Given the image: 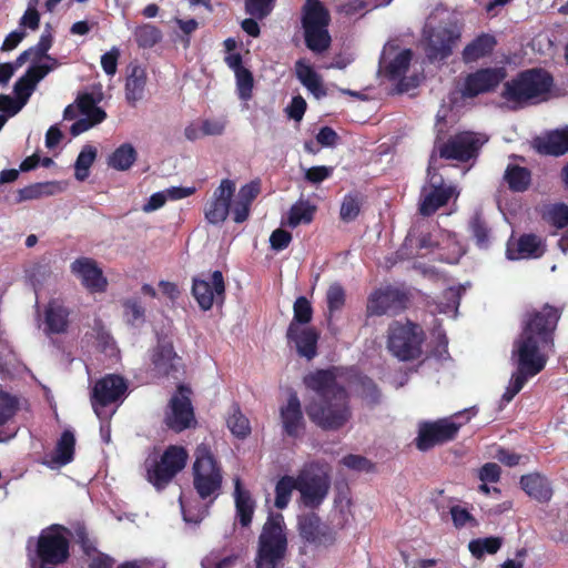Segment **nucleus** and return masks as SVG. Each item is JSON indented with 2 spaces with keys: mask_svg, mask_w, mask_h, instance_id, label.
Wrapping results in <instances>:
<instances>
[{
  "mask_svg": "<svg viewBox=\"0 0 568 568\" xmlns=\"http://www.w3.org/2000/svg\"><path fill=\"white\" fill-rule=\"evenodd\" d=\"M559 320L556 308L546 305L540 312H531L524 320L523 332L515 341L513 361L517 371L511 375L503 400L509 403L524 387L527 379L546 366L552 349V332Z\"/></svg>",
  "mask_w": 568,
  "mask_h": 568,
  "instance_id": "nucleus-1",
  "label": "nucleus"
},
{
  "mask_svg": "<svg viewBox=\"0 0 568 568\" xmlns=\"http://www.w3.org/2000/svg\"><path fill=\"white\" fill-rule=\"evenodd\" d=\"M338 368L320 369L307 374L303 382L317 398L306 406L310 419L323 429H338L351 418L348 396L341 384Z\"/></svg>",
  "mask_w": 568,
  "mask_h": 568,
  "instance_id": "nucleus-2",
  "label": "nucleus"
},
{
  "mask_svg": "<svg viewBox=\"0 0 568 568\" xmlns=\"http://www.w3.org/2000/svg\"><path fill=\"white\" fill-rule=\"evenodd\" d=\"M551 85L546 71L531 69L507 81L501 97L509 109L517 110L547 100Z\"/></svg>",
  "mask_w": 568,
  "mask_h": 568,
  "instance_id": "nucleus-3",
  "label": "nucleus"
},
{
  "mask_svg": "<svg viewBox=\"0 0 568 568\" xmlns=\"http://www.w3.org/2000/svg\"><path fill=\"white\" fill-rule=\"evenodd\" d=\"M438 14H446L444 10L430 14L423 31V42L429 60H444L452 54L459 38V29L452 23H443Z\"/></svg>",
  "mask_w": 568,
  "mask_h": 568,
  "instance_id": "nucleus-4",
  "label": "nucleus"
},
{
  "mask_svg": "<svg viewBox=\"0 0 568 568\" xmlns=\"http://www.w3.org/2000/svg\"><path fill=\"white\" fill-rule=\"evenodd\" d=\"M286 550L284 518L281 514L271 515L263 526L256 558L257 568H276Z\"/></svg>",
  "mask_w": 568,
  "mask_h": 568,
  "instance_id": "nucleus-5",
  "label": "nucleus"
},
{
  "mask_svg": "<svg viewBox=\"0 0 568 568\" xmlns=\"http://www.w3.org/2000/svg\"><path fill=\"white\" fill-rule=\"evenodd\" d=\"M297 490L301 500L308 508L318 507L331 488L329 469L320 463L306 464L297 474Z\"/></svg>",
  "mask_w": 568,
  "mask_h": 568,
  "instance_id": "nucleus-6",
  "label": "nucleus"
},
{
  "mask_svg": "<svg viewBox=\"0 0 568 568\" xmlns=\"http://www.w3.org/2000/svg\"><path fill=\"white\" fill-rule=\"evenodd\" d=\"M193 485L201 498L216 495L222 484V471L210 448L201 444L195 450Z\"/></svg>",
  "mask_w": 568,
  "mask_h": 568,
  "instance_id": "nucleus-7",
  "label": "nucleus"
},
{
  "mask_svg": "<svg viewBox=\"0 0 568 568\" xmlns=\"http://www.w3.org/2000/svg\"><path fill=\"white\" fill-rule=\"evenodd\" d=\"M329 14L318 0H306L303 14L305 41L310 50L323 52L328 49L331 37L327 31Z\"/></svg>",
  "mask_w": 568,
  "mask_h": 568,
  "instance_id": "nucleus-8",
  "label": "nucleus"
},
{
  "mask_svg": "<svg viewBox=\"0 0 568 568\" xmlns=\"http://www.w3.org/2000/svg\"><path fill=\"white\" fill-rule=\"evenodd\" d=\"M424 339L422 328L412 322H393L388 328L387 347L400 361L418 357Z\"/></svg>",
  "mask_w": 568,
  "mask_h": 568,
  "instance_id": "nucleus-9",
  "label": "nucleus"
},
{
  "mask_svg": "<svg viewBox=\"0 0 568 568\" xmlns=\"http://www.w3.org/2000/svg\"><path fill=\"white\" fill-rule=\"evenodd\" d=\"M475 414L473 408L465 409L449 418L422 425L417 437V447L420 450H427L437 444L453 439L462 425L470 420Z\"/></svg>",
  "mask_w": 568,
  "mask_h": 568,
  "instance_id": "nucleus-10",
  "label": "nucleus"
},
{
  "mask_svg": "<svg viewBox=\"0 0 568 568\" xmlns=\"http://www.w3.org/2000/svg\"><path fill=\"white\" fill-rule=\"evenodd\" d=\"M187 457V452L183 447H168L160 460L149 459L146 462L149 481L156 488L164 487L184 468Z\"/></svg>",
  "mask_w": 568,
  "mask_h": 568,
  "instance_id": "nucleus-11",
  "label": "nucleus"
},
{
  "mask_svg": "<svg viewBox=\"0 0 568 568\" xmlns=\"http://www.w3.org/2000/svg\"><path fill=\"white\" fill-rule=\"evenodd\" d=\"M37 551L42 565L64 562L69 557L67 530L58 525L43 529L38 538Z\"/></svg>",
  "mask_w": 568,
  "mask_h": 568,
  "instance_id": "nucleus-12",
  "label": "nucleus"
},
{
  "mask_svg": "<svg viewBox=\"0 0 568 568\" xmlns=\"http://www.w3.org/2000/svg\"><path fill=\"white\" fill-rule=\"evenodd\" d=\"M407 305V295L398 287L385 285L373 291L367 300L368 316L396 315Z\"/></svg>",
  "mask_w": 568,
  "mask_h": 568,
  "instance_id": "nucleus-13",
  "label": "nucleus"
},
{
  "mask_svg": "<svg viewBox=\"0 0 568 568\" xmlns=\"http://www.w3.org/2000/svg\"><path fill=\"white\" fill-rule=\"evenodd\" d=\"M456 189L446 186L440 175L432 172V164L428 168V183L423 186L419 204L422 215H430L445 205L448 200L456 195Z\"/></svg>",
  "mask_w": 568,
  "mask_h": 568,
  "instance_id": "nucleus-14",
  "label": "nucleus"
},
{
  "mask_svg": "<svg viewBox=\"0 0 568 568\" xmlns=\"http://www.w3.org/2000/svg\"><path fill=\"white\" fill-rule=\"evenodd\" d=\"M128 385L125 381L118 375H108L101 378L93 387L92 392V406L99 418H103L108 416V413L103 410V408L112 403L121 399L125 392Z\"/></svg>",
  "mask_w": 568,
  "mask_h": 568,
  "instance_id": "nucleus-15",
  "label": "nucleus"
},
{
  "mask_svg": "<svg viewBox=\"0 0 568 568\" xmlns=\"http://www.w3.org/2000/svg\"><path fill=\"white\" fill-rule=\"evenodd\" d=\"M487 142L480 133L463 132L452 138L439 149L440 158L467 161L476 156L479 149Z\"/></svg>",
  "mask_w": 568,
  "mask_h": 568,
  "instance_id": "nucleus-16",
  "label": "nucleus"
},
{
  "mask_svg": "<svg viewBox=\"0 0 568 568\" xmlns=\"http://www.w3.org/2000/svg\"><path fill=\"white\" fill-rule=\"evenodd\" d=\"M192 293L203 311L211 310L215 303L222 304L225 293L222 273L214 271L207 280L195 278L193 281Z\"/></svg>",
  "mask_w": 568,
  "mask_h": 568,
  "instance_id": "nucleus-17",
  "label": "nucleus"
},
{
  "mask_svg": "<svg viewBox=\"0 0 568 568\" xmlns=\"http://www.w3.org/2000/svg\"><path fill=\"white\" fill-rule=\"evenodd\" d=\"M235 192V183L224 179L213 192L212 199L204 207V215L209 223L220 224L224 222L231 211V200Z\"/></svg>",
  "mask_w": 568,
  "mask_h": 568,
  "instance_id": "nucleus-18",
  "label": "nucleus"
},
{
  "mask_svg": "<svg viewBox=\"0 0 568 568\" xmlns=\"http://www.w3.org/2000/svg\"><path fill=\"white\" fill-rule=\"evenodd\" d=\"M189 394L190 389L184 386H180L179 392L171 398L165 422L170 428L176 432L189 428L194 423V414Z\"/></svg>",
  "mask_w": 568,
  "mask_h": 568,
  "instance_id": "nucleus-19",
  "label": "nucleus"
},
{
  "mask_svg": "<svg viewBox=\"0 0 568 568\" xmlns=\"http://www.w3.org/2000/svg\"><path fill=\"white\" fill-rule=\"evenodd\" d=\"M78 109L80 119L77 120L70 129L73 136L87 132L91 128L100 124L106 118V113L100 106L91 94H83L78 98Z\"/></svg>",
  "mask_w": 568,
  "mask_h": 568,
  "instance_id": "nucleus-20",
  "label": "nucleus"
},
{
  "mask_svg": "<svg viewBox=\"0 0 568 568\" xmlns=\"http://www.w3.org/2000/svg\"><path fill=\"white\" fill-rule=\"evenodd\" d=\"M503 68L481 69L465 79L463 95L476 97L495 89L505 78Z\"/></svg>",
  "mask_w": 568,
  "mask_h": 568,
  "instance_id": "nucleus-21",
  "label": "nucleus"
},
{
  "mask_svg": "<svg viewBox=\"0 0 568 568\" xmlns=\"http://www.w3.org/2000/svg\"><path fill=\"white\" fill-rule=\"evenodd\" d=\"M71 272L80 280L82 285L91 292H103L108 281L97 262L89 257L77 258L71 264Z\"/></svg>",
  "mask_w": 568,
  "mask_h": 568,
  "instance_id": "nucleus-22",
  "label": "nucleus"
},
{
  "mask_svg": "<svg viewBox=\"0 0 568 568\" xmlns=\"http://www.w3.org/2000/svg\"><path fill=\"white\" fill-rule=\"evenodd\" d=\"M280 416L284 432L297 437L304 429V417L300 398L295 392H290L286 402L280 407Z\"/></svg>",
  "mask_w": 568,
  "mask_h": 568,
  "instance_id": "nucleus-23",
  "label": "nucleus"
},
{
  "mask_svg": "<svg viewBox=\"0 0 568 568\" xmlns=\"http://www.w3.org/2000/svg\"><path fill=\"white\" fill-rule=\"evenodd\" d=\"M412 51L408 49L397 51V47L387 43L381 57V67L393 80L402 78L408 70L412 60Z\"/></svg>",
  "mask_w": 568,
  "mask_h": 568,
  "instance_id": "nucleus-24",
  "label": "nucleus"
},
{
  "mask_svg": "<svg viewBox=\"0 0 568 568\" xmlns=\"http://www.w3.org/2000/svg\"><path fill=\"white\" fill-rule=\"evenodd\" d=\"M50 64L40 63L32 64L27 73L14 84V92L21 100L20 104L23 105L31 93L33 92L36 84L42 80L50 71L54 70L58 62L53 58H48Z\"/></svg>",
  "mask_w": 568,
  "mask_h": 568,
  "instance_id": "nucleus-25",
  "label": "nucleus"
},
{
  "mask_svg": "<svg viewBox=\"0 0 568 568\" xmlns=\"http://www.w3.org/2000/svg\"><path fill=\"white\" fill-rule=\"evenodd\" d=\"M544 252L545 244L542 240L536 235L527 234L516 242H509L506 254L509 260H521L540 257Z\"/></svg>",
  "mask_w": 568,
  "mask_h": 568,
  "instance_id": "nucleus-26",
  "label": "nucleus"
},
{
  "mask_svg": "<svg viewBox=\"0 0 568 568\" xmlns=\"http://www.w3.org/2000/svg\"><path fill=\"white\" fill-rule=\"evenodd\" d=\"M287 338L294 342L301 356L311 359L316 355L318 335L314 328L291 323L287 329Z\"/></svg>",
  "mask_w": 568,
  "mask_h": 568,
  "instance_id": "nucleus-27",
  "label": "nucleus"
},
{
  "mask_svg": "<svg viewBox=\"0 0 568 568\" xmlns=\"http://www.w3.org/2000/svg\"><path fill=\"white\" fill-rule=\"evenodd\" d=\"M69 310L59 300H51L44 311L45 334H61L69 324Z\"/></svg>",
  "mask_w": 568,
  "mask_h": 568,
  "instance_id": "nucleus-28",
  "label": "nucleus"
},
{
  "mask_svg": "<svg viewBox=\"0 0 568 568\" xmlns=\"http://www.w3.org/2000/svg\"><path fill=\"white\" fill-rule=\"evenodd\" d=\"M520 485L524 491L539 503H548L552 497V487L546 476L530 473L521 476Z\"/></svg>",
  "mask_w": 568,
  "mask_h": 568,
  "instance_id": "nucleus-29",
  "label": "nucleus"
},
{
  "mask_svg": "<svg viewBox=\"0 0 568 568\" xmlns=\"http://www.w3.org/2000/svg\"><path fill=\"white\" fill-rule=\"evenodd\" d=\"M295 73L301 83L316 99H321L326 95V90L321 75L304 59L296 61Z\"/></svg>",
  "mask_w": 568,
  "mask_h": 568,
  "instance_id": "nucleus-30",
  "label": "nucleus"
},
{
  "mask_svg": "<svg viewBox=\"0 0 568 568\" xmlns=\"http://www.w3.org/2000/svg\"><path fill=\"white\" fill-rule=\"evenodd\" d=\"M52 45V34L49 31H44L39 42L23 51L16 60V67L20 68L22 67L27 61H31L32 64H40V63H48L50 64V61L48 58H52L48 54V51L50 50Z\"/></svg>",
  "mask_w": 568,
  "mask_h": 568,
  "instance_id": "nucleus-31",
  "label": "nucleus"
},
{
  "mask_svg": "<svg viewBox=\"0 0 568 568\" xmlns=\"http://www.w3.org/2000/svg\"><path fill=\"white\" fill-rule=\"evenodd\" d=\"M179 358L169 342H159L152 353V364L158 375H169L176 368Z\"/></svg>",
  "mask_w": 568,
  "mask_h": 568,
  "instance_id": "nucleus-32",
  "label": "nucleus"
},
{
  "mask_svg": "<svg viewBox=\"0 0 568 568\" xmlns=\"http://www.w3.org/2000/svg\"><path fill=\"white\" fill-rule=\"evenodd\" d=\"M234 499L236 508V517L243 527L251 524L254 514L255 503L251 494L242 487L240 478L234 479Z\"/></svg>",
  "mask_w": 568,
  "mask_h": 568,
  "instance_id": "nucleus-33",
  "label": "nucleus"
},
{
  "mask_svg": "<svg viewBox=\"0 0 568 568\" xmlns=\"http://www.w3.org/2000/svg\"><path fill=\"white\" fill-rule=\"evenodd\" d=\"M74 435L65 430L57 444V448L51 460L45 462L50 468H57L69 464L73 458L74 453Z\"/></svg>",
  "mask_w": 568,
  "mask_h": 568,
  "instance_id": "nucleus-34",
  "label": "nucleus"
},
{
  "mask_svg": "<svg viewBox=\"0 0 568 568\" xmlns=\"http://www.w3.org/2000/svg\"><path fill=\"white\" fill-rule=\"evenodd\" d=\"M496 45V39L491 34L483 33L466 45L463 51L465 62H475L489 54Z\"/></svg>",
  "mask_w": 568,
  "mask_h": 568,
  "instance_id": "nucleus-35",
  "label": "nucleus"
},
{
  "mask_svg": "<svg viewBox=\"0 0 568 568\" xmlns=\"http://www.w3.org/2000/svg\"><path fill=\"white\" fill-rule=\"evenodd\" d=\"M145 84V70L139 65L133 67L125 83V98L130 104L134 105L143 98Z\"/></svg>",
  "mask_w": 568,
  "mask_h": 568,
  "instance_id": "nucleus-36",
  "label": "nucleus"
},
{
  "mask_svg": "<svg viewBox=\"0 0 568 568\" xmlns=\"http://www.w3.org/2000/svg\"><path fill=\"white\" fill-rule=\"evenodd\" d=\"M538 150L550 155H561L568 152V128L549 133L538 143Z\"/></svg>",
  "mask_w": 568,
  "mask_h": 568,
  "instance_id": "nucleus-37",
  "label": "nucleus"
},
{
  "mask_svg": "<svg viewBox=\"0 0 568 568\" xmlns=\"http://www.w3.org/2000/svg\"><path fill=\"white\" fill-rule=\"evenodd\" d=\"M138 153L131 143H123L109 156L108 165L118 171L129 170L136 161Z\"/></svg>",
  "mask_w": 568,
  "mask_h": 568,
  "instance_id": "nucleus-38",
  "label": "nucleus"
},
{
  "mask_svg": "<svg viewBox=\"0 0 568 568\" xmlns=\"http://www.w3.org/2000/svg\"><path fill=\"white\" fill-rule=\"evenodd\" d=\"M316 206L308 201L301 200L296 202L288 212L287 224L296 227L300 224H308L312 222Z\"/></svg>",
  "mask_w": 568,
  "mask_h": 568,
  "instance_id": "nucleus-39",
  "label": "nucleus"
},
{
  "mask_svg": "<svg viewBox=\"0 0 568 568\" xmlns=\"http://www.w3.org/2000/svg\"><path fill=\"white\" fill-rule=\"evenodd\" d=\"M98 150L91 144H85L74 163V176L78 181H84L89 176V170L97 159Z\"/></svg>",
  "mask_w": 568,
  "mask_h": 568,
  "instance_id": "nucleus-40",
  "label": "nucleus"
},
{
  "mask_svg": "<svg viewBox=\"0 0 568 568\" xmlns=\"http://www.w3.org/2000/svg\"><path fill=\"white\" fill-rule=\"evenodd\" d=\"M505 180L513 191H525L530 183V173L518 165H509L505 172Z\"/></svg>",
  "mask_w": 568,
  "mask_h": 568,
  "instance_id": "nucleus-41",
  "label": "nucleus"
},
{
  "mask_svg": "<svg viewBox=\"0 0 568 568\" xmlns=\"http://www.w3.org/2000/svg\"><path fill=\"white\" fill-rule=\"evenodd\" d=\"M294 489L297 490V478L292 476L282 477L275 486V506L280 509L285 508Z\"/></svg>",
  "mask_w": 568,
  "mask_h": 568,
  "instance_id": "nucleus-42",
  "label": "nucleus"
},
{
  "mask_svg": "<svg viewBox=\"0 0 568 568\" xmlns=\"http://www.w3.org/2000/svg\"><path fill=\"white\" fill-rule=\"evenodd\" d=\"M503 545L500 537H486L474 539L469 542L468 548L476 558H481L485 554H496Z\"/></svg>",
  "mask_w": 568,
  "mask_h": 568,
  "instance_id": "nucleus-43",
  "label": "nucleus"
},
{
  "mask_svg": "<svg viewBox=\"0 0 568 568\" xmlns=\"http://www.w3.org/2000/svg\"><path fill=\"white\" fill-rule=\"evenodd\" d=\"M542 219L549 224L561 229L568 224V206L562 203L546 205L542 210Z\"/></svg>",
  "mask_w": 568,
  "mask_h": 568,
  "instance_id": "nucleus-44",
  "label": "nucleus"
},
{
  "mask_svg": "<svg viewBox=\"0 0 568 568\" xmlns=\"http://www.w3.org/2000/svg\"><path fill=\"white\" fill-rule=\"evenodd\" d=\"M300 532L308 541H316L321 531L320 518L312 514L300 518Z\"/></svg>",
  "mask_w": 568,
  "mask_h": 568,
  "instance_id": "nucleus-45",
  "label": "nucleus"
},
{
  "mask_svg": "<svg viewBox=\"0 0 568 568\" xmlns=\"http://www.w3.org/2000/svg\"><path fill=\"white\" fill-rule=\"evenodd\" d=\"M135 40L140 47L151 48L161 39V32L151 24H143L135 29Z\"/></svg>",
  "mask_w": 568,
  "mask_h": 568,
  "instance_id": "nucleus-46",
  "label": "nucleus"
},
{
  "mask_svg": "<svg viewBox=\"0 0 568 568\" xmlns=\"http://www.w3.org/2000/svg\"><path fill=\"white\" fill-rule=\"evenodd\" d=\"M227 427L237 437H246L251 432L248 419L240 412L239 408H234L232 414L227 418Z\"/></svg>",
  "mask_w": 568,
  "mask_h": 568,
  "instance_id": "nucleus-47",
  "label": "nucleus"
},
{
  "mask_svg": "<svg viewBox=\"0 0 568 568\" xmlns=\"http://www.w3.org/2000/svg\"><path fill=\"white\" fill-rule=\"evenodd\" d=\"M236 79V90L239 98L248 101L252 98L253 75L246 68L234 73Z\"/></svg>",
  "mask_w": 568,
  "mask_h": 568,
  "instance_id": "nucleus-48",
  "label": "nucleus"
},
{
  "mask_svg": "<svg viewBox=\"0 0 568 568\" xmlns=\"http://www.w3.org/2000/svg\"><path fill=\"white\" fill-rule=\"evenodd\" d=\"M124 316L131 324L144 322V308L136 298H129L123 303Z\"/></svg>",
  "mask_w": 568,
  "mask_h": 568,
  "instance_id": "nucleus-49",
  "label": "nucleus"
},
{
  "mask_svg": "<svg viewBox=\"0 0 568 568\" xmlns=\"http://www.w3.org/2000/svg\"><path fill=\"white\" fill-rule=\"evenodd\" d=\"M312 306L305 297H298L294 303V317L292 323L302 326L312 320Z\"/></svg>",
  "mask_w": 568,
  "mask_h": 568,
  "instance_id": "nucleus-50",
  "label": "nucleus"
},
{
  "mask_svg": "<svg viewBox=\"0 0 568 568\" xmlns=\"http://www.w3.org/2000/svg\"><path fill=\"white\" fill-rule=\"evenodd\" d=\"M275 0H246V12L257 19L265 18L273 9Z\"/></svg>",
  "mask_w": 568,
  "mask_h": 568,
  "instance_id": "nucleus-51",
  "label": "nucleus"
},
{
  "mask_svg": "<svg viewBox=\"0 0 568 568\" xmlns=\"http://www.w3.org/2000/svg\"><path fill=\"white\" fill-rule=\"evenodd\" d=\"M327 307L329 313L338 311L345 303V292L338 284H332L326 293Z\"/></svg>",
  "mask_w": 568,
  "mask_h": 568,
  "instance_id": "nucleus-52",
  "label": "nucleus"
},
{
  "mask_svg": "<svg viewBox=\"0 0 568 568\" xmlns=\"http://www.w3.org/2000/svg\"><path fill=\"white\" fill-rule=\"evenodd\" d=\"M450 516L456 528L477 526L476 519L470 515V513L467 509L460 506H453L450 508Z\"/></svg>",
  "mask_w": 568,
  "mask_h": 568,
  "instance_id": "nucleus-53",
  "label": "nucleus"
},
{
  "mask_svg": "<svg viewBox=\"0 0 568 568\" xmlns=\"http://www.w3.org/2000/svg\"><path fill=\"white\" fill-rule=\"evenodd\" d=\"M444 296L447 300V303H440L438 305V312L444 314L452 313L453 315H456L459 306L460 290L456 287H450L445 292Z\"/></svg>",
  "mask_w": 568,
  "mask_h": 568,
  "instance_id": "nucleus-54",
  "label": "nucleus"
},
{
  "mask_svg": "<svg viewBox=\"0 0 568 568\" xmlns=\"http://www.w3.org/2000/svg\"><path fill=\"white\" fill-rule=\"evenodd\" d=\"M58 186L55 183H39L31 185L22 191L23 199H37L42 195H52Z\"/></svg>",
  "mask_w": 568,
  "mask_h": 568,
  "instance_id": "nucleus-55",
  "label": "nucleus"
},
{
  "mask_svg": "<svg viewBox=\"0 0 568 568\" xmlns=\"http://www.w3.org/2000/svg\"><path fill=\"white\" fill-rule=\"evenodd\" d=\"M469 225L477 244L481 247L486 246L489 232L484 221L478 215H476L471 219Z\"/></svg>",
  "mask_w": 568,
  "mask_h": 568,
  "instance_id": "nucleus-56",
  "label": "nucleus"
},
{
  "mask_svg": "<svg viewBox=\"0 0 568 568\" xmlns=\"http://www.w3.org/2000/svg\"><path fill=\"white\" fill-rule=\"evenodd\" d=\"M358 212H359L358 201L352 195L345 196L344 201L342 203V207H341L342 220L352 221L358 215Z\"/></svg>",
  "mask_w": 568,
  "mask_h": 568,
  "instance_id": "nucleus-57",
  "label": "nucleus"
},
{
  "mask_svg": "<svg viewBox=\"0 0 568 568\" xmlns=\"http://www.w3.org/2000/svg\"><path fill=\"white\" fill-rule=\"evenodd\" d=\"M119 57L120 51L116 48H112L101 57L102 69L108 75L112 77L115 74Z\"/></svg>",
  "mask_w": 568,
  "mask_h": 568,
  "instance_id": "nucleus-58",
  "label": "nucleus"
},
{
  "mask_svg": "<svg viewBox=\"0 0 568 568\" xmlns=\"http://www.w3.org/2000/svg\"><path fill=\"white\" fill-rule=\"evenodd\" d=\"M306 111V101L301 97H294L286 108L288 118L300 122Z\"/></svg>",
  "mask_w": 568,
  "mask_h": 568,
  "instance_id": "nucleus-59",
  "label": "nucleus"
},
{
  "mask_svg": "<svg viewBox=\"0 0 568 568\" xmlns=\"http://www.w3.org/2000/svg\"><path fill=\"white\" fill-rule=\"evenodd\" d=\"M260 192H261V182L258 180H255V181H252V182L243 185L240 189L236 197H239L240 200H242L251 205L252 202L255 200V197L260 194Z\"/></svg>",
  "mask_w": 568,
  "mask_h": 568,
  "instance_id": "nucleus-60",
  "label": "nucleus"
},
{
  "mask_svg": "<svg viewBox=\"0 0 568 568\" xmlns=\"http://www.w3.org/2000/svg\"><path fill=\"white\" fill-rule=\"evenodd\" d=\"M292 235L282 229L275 230L270 236L271 247L275 251H282L288 246Z\"/></svg>",
  "mask_w": 568,
  "mask_h": 568,
  "instance_id": "nucleus-61",
  "label": "nucleus"
},
{
  "mask_svg": "<svg viewBox=\"0 0 568 568\" xmlns=\"http://www.w3.org/2000/svg\"><path fill=\"white\" fill-rule=\"evenodd\" d=\"M342 464L347 468L359 471H369L372 469V464L366 458L358 455L345 456L342 459Z\"/></svg>",
  "mask_w": 568,
  "mask_h": 568,
  "instance_id": "nucleus-62",
  "label": "nucleus"
},
{
  "mask_svg": "<svg viewBox=\"0 0 568 568\" xmlns=\"http://www.w3.org/2000/svg\"><path fill=\"white\" fill-rule=\"evenodd\" d=\"M234 559L231 557L220 558L217 554L207 555L201 562L202 568H231Z\"/></svg>",
  "mask_w": 568,
  "mask_h": 568,
  "instance_id": "nucleus-63",
  "label": "nucleus"
},
{
  "mask_svg": "<svg viewBox=\"0 0 568 568\" xmlns=\"http://www.w3.org/2000/svg\"><path fill=\"white\" fill-rule=\"evenodd\" d=\"M38 0H30L29 7L24 14L21 18V24L24 27H28L32 30H36L39 27L40 16L38 11L36 10V3Z\"/></svg>",
  "mask_w": 568,
  "mask_h": 568,
  "instance_id": "nucleus-64",
  "label": "nucleus"
}]
</instances>
